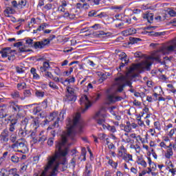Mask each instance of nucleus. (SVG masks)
Segmentation results:
<instances>
[{"label": "nucleus", "instance_id": "f3484780", "mask_svg": "<svg viewBox=\"0 0 176 176\" xmlns=\"http://www.w3.org/2000/svg\"><path fill=\"white\" fill-rule=\"evenodd\" d=\"M126 153H127V149L125 148V146L124 145H121L118 148L117 157L122 158Z\"/></svg>", "mask_w": 176, "mask_h": 176}, {"label": "nucleus", "instance_id": "a211bd4d", "mask_svg": "<svg viewBox=\"0 0 176 176\" xmlns=\"http://www.w3.org/2000/svg\"><path fill=\"white\" fill-rule=\"evenodd\" d=\"M31 118L33 120L30 124V126L33 127L34 131H37L38 128H39V118L31 116Z\"/></svg>", "mask_w": 176, "mask_h": 176}, {"label": "nucleus", "instance_id": "09e8293b", "mask_svg": "<svg viewBox=\"0 0 176 176\" xmlns=\"http://www.w3.org/2000/svg\"><path fill=\"white\" fill-rule=\"evenodd\" d=\"M42 107H40L39 105L34 108L33 113L34 115H36L39 113H41L43 111Z\"/></svg>", "mask_w": 176, "mask_h": 176}, {"label": "nucleus", "instance_id": "6ab92c4d", "mask_svg": "<svg viewBox=\"0 0 176 176\" xmlns=\"http://www.w3.org/2000/svg\"><path fill=\"white\" fill-rule=\"evenodd\" d=\"M50 69H51V67L49 60L44 61L43 65L40 67V72L44 73L48 72Z\"/></svg>", "mask_w": 176, "mask_h": 176}, {"label": "nucleus", "instance_id": "e2e57ef3", "mask_svg": "<svg viewBox=\"0 0 176 176\" xmlns=\"http://www.w3.org/2000/svg\"><path fill=\"white\" fill-rule=\"evenodd\" d=\"M115 98L116 97L113 95L107 96V100H109V102H116Z\"/></svg>", "mask_w": 176, "mask_h": 176}, {"label": "nucleus", "instance_id": "bb28decb", "mask_svg": "<svg viewBox=\"0 0 176 176\" xmlns=\"http://www.w3.org/2000/svg\"><path fill=\"white\" fill-rule=\"evenodd\" d=\"M10 96L14 100H17L20 98L21 100H23L25 99L24 98H21L20 92L17 90L12 91Z\"/></svg>", "mask_w": 176, "mask_h": 176}, {"label": "nucleus", "instance_id": "b1692460", "mask_svg": "<svg viewBox=\"0 0 176 176\" xmlns=\"http://www.w3.org/2000/svg\"><path fill=\"white\" fill-rule=\"evenodd\" d=\"M47 163L46 166L49 168H51L54 164V163L56 162V159L54 157V155L49 156L47 158Z\"/></svg>", "mask_w": 176, "mask_h": 176}, {"label": "nucleus", "instance_id": "f704fd0d", "mask_svg": "<svg viewBox=\"0 0 176 176\" xmlns=\"http://www.w3.org/2000/svg\"><path fill=\"white\" fill-rule=\"evenodd\" d=\"M76 82V78L75 76H72L70 78H65L63 81H60V83L62 85H64L65 82H68L69 84L70 83H74Z\"/></svg>", "mask_w": 176, "mask_h": 176}, {"label": "nucleus", "instance_id": "412c9836", "mask_svg": "<svg viewBox=\"0 0 176 176\" xmlns=\"http://www.w3.org/2000/svg\"><path fill=\"white\" fill-rule=\"evenodd\" d=\"M136 163L138 164V165H140L143 168H146L147 167V163L144 160V159L143 158V156H138Z\"/></svg>", "mask_w": 176, "mask_h": 176}, {"label": "nucleus", "instance_id": "9b49d317", "mask_svg": "<svg viewBox=\"0 0 176 176\" xmlns=\"http://www.w3.org/2000/svg\"><path fill=\"white\" fill-rule=\"evenodd\" d=\"M27 3V0H19L18 3L15 0L12 1L13 7L15 8H18V10H22L23 8H24L26 6Z\"/></svg>", "mask_w": 176, "mask_h": 176}, {"label": "nucleus", "instance_id": "9d476101", "mask_svg": "<svg viewBox=\"0 0 176 176\" xmlns=\"http://www.w3.org/2000/svg\"><path fill=\"white\" fill-rule=\"evenodd\" d=\"M116 21H122L124 24L127 23L129 25L131 24V18L126 14H117L115 15Z\"/></svg>", "mask_w": 176, "mask_h": 176}, {"label": "nucleus", "instance_id": "4468645a", "mask_svg": "<svg viewBox=\"0 0 176 176\" xmlns=\"http://www.w3.org/2000/svg\"><path fill=\"white\" fill-rule=\"evenodd\" d=\"M69 5V1H67L66 0H62L60 2H59V6L58 7V12H66L67 7Z\"/></svg>", "mask_w": 176, "mask_h": 176}, {"label": "nucleus", "instance_id": "6e6552de", "mask_svg": "<svg viewBox=\"0 0 176 176\" xmlns=\"http://www.w3.org/2000/svg\"><path fill=\"white\" fill-rule=\"evenodd\" d=\"M12 148H18V149H21L18 150V152L23 154H25L29 151L28 147L25 142H16L12 145Z\"/></svg>", "mask_w": 176, "mask_h": 176}, {"label": "nucleus", "instance_id": "7ed1b4c3", "mask_svg": "<svg viewBox=\"0 0 176 176\" xmlns=\"http://www.w3.org/2000/svg\"><path fill=\"white\" fill-rule=\"evenodd\" d=\"M65 115H66V111L64 109H62L60 113H59V117H58V111H57L51 112L50 113L49 119L50 121H54L56 118H57V120L53 124L54 127H59V123H61L64 120Z\"/></svg>", "mask_w": 176, "mask_h": 176}, {"label": "nucleus", "instance_id": "864d4df0", "mask_svg": "<svg viewBox=\"0 0 176 176\" xmlns=\"http://www.w3.org/2000/svg\"><path fill=\"white\" fill-rule=\"evenodd\" d=\"M154 127L156 130L161 131V124L160 121L154 122Z\"/></svg>", "mask_w": 176, "mask_h": 176}, {"label": "nucleus", "instance_id": "bf43d9fd", "mask_svg": "<svg viewBox=\"0 0 176 176\" xmlns=\"http://www.w3.org/2000/svg\"><path fill=\"white\" fill-rule=\"evenodd\" d=\"M98 12L96 10H91L89 12V17H97L98 14H97Z\"/></svg>", "mask_w": 176, "mask_h": 176}, {"label": "nucleus", "instance_id": "20e7f679", "mask_svg": "<svg viewBox=\"0 0 176 176\" xmlns=\"http://www.w3.org/2000/svg\"><path fill=\"white\" fill-rule=\"evenodd\" d=\"M8 110L13 114H16V116H21L20 113L23 112L25 109V106L19 105L18 101L11 100L9 102L8 107Z\"/></svg>", "mask_w": 176, "mask_h": 176}, {"label": "nucleus", "instance_id": "c756f323", "mask_svg": "<svg viewBox=\"0 0 176 176\" xmlns=\"http://www.w3.org/2000/svg\"><path fill=\"white\" fill-rule=\"evenodd\" d=\"M122 159L126 163H129L130 162H133V155L130 153H127V152Z\"/></svg>", "mask_w": 176, "mask_h": 176}, {"label": "nucleus", "instance_id": "4c0bfd02", "mask_svg": "<svg viewBox=\"0 0 176 176\" xmlns=\"http://www.w3.org/2000/svg\"><path fill=\"white\" fill-rule=\"evenodd\" d=\"M140 41H142V39H140L139 38L131 37V38H129V42L128 43V44L133 45V44L138 43Z\"/></svg>", "mask_w": 176, "mask_h": 176}, {"label": "nucleus", "instance_id": "de8ad7c7", "mask_svg": "<svg viewBox=\"0 0 176 176\" xmlns=\"http://www.w3.org/2000/svg\"><path fill=\"white\" fill-rule=\"evenodd\" d=\"M66 91L67 92V94H66L76 95L75 94V89L72 87H66Z\"/></svg>", "mask_w": 176, "mask_h": 176}, {"label": "nucleus", "instance_id": "4d7b16f0", "mask_svg": "<svg viewBox=\"0 0 176 176\" xmlns=\"http://www.w3.org/2000/svg\"><path fill=\"white\" fill-rule=\"evenodd\" d=\"M167 87L169 88V91L175 94L176 93V89L175 87H174V85H173L172 84H168L167 85Z\"/></svg>", "mask_w": 176, "mask_h": 176}, {"label": "nucleus", "instance_id": "0e129e2a", "mask_svg": "<svg viewBox=\"0 0 176 176\" xmlns=\"http://www.w3.org/2000/svg\"><path fill=\"white\" fill-rule=\"evenodd\" d=\"M106 137H107V135L104 133L98 134V139H100V140H103V141H104V140H106L107 139Z\"/></svg>", "mask_w": 176, "mask_h": 176}, {"label": "nucleus", "instance_id": "69168bd1", "mask_svg": "<svg viewBox=\"0 0 176 176\" xmlns=\"http://www.w3.org/2000/svg\"><path fill=\"white\" fill-rule=\"evenodd\" d=\"M166 50H167L168 52H174L175 51V47H174V45H170L166 47Z\"/></svg>", "mask_w": 176, "mask_h": 176}, {"label": "nucleus", "instance_id": "e433bc0d", "mask_svg": "<svg viewBox=\"0 0 176 176\" xmlns=\"http://www.w3.org/2000/svg\"><path fill=\"white\" fill-rule=\"evenodd\" d=\"M8 173H9V175L12 176H20L18 173V170L16 168H12L9 169Z\"/></svg>", "mask_w": 176, "mask_h": 176}, {"label": "nucleus", "instance_id": "37998d69", "mask_svg": "<svg viewBox=\"0 0 176 176\" xmlns=\"http://www.w3.org/2000/svg\"><path fill=\"white\" fill-rule=\"evenodd\" d=\"M25 44L30 47H34L35 49V43H34V40L31 39V38H28L25 41Z\"/></svg>", "mask_w": 176, "mask_h": 176}, {"label": "nucleus", "instance_id": "c9c22d12", "mask_svg": "<svg viewBox=\"0 0 176 176\" xmlns=\"http://www.w3.org/2000/svg\"><path fill=\"white\" fill-rule=\"evenodd\" d=\"M174 155V152H173V148H168L164 154L166 159H171L172 156Z\"/></svg>", "mask_w": 176, "mask_h": 176}, {"label": "nucleus", "instance_id": "8fccbe9b", "mask_svg": "<svg viewBox=\"0 0 176 176\" xmlns=\"http://www.w3.org/2000/svg\"><path fill=\"white\" fill-rule=\"evenodd\" d=\"M147 160L150 167L153 166V168L155 169L157 168V164L155 162H152V160L150 157H148Z\"/></svg>", "mask_w": 176, "mask_h": 176}, {"label": "nucleus", "instance_id": "1a4fd4ad", "mask_svg": "<svg viewBox=\"0 0 176 176\" xmlns=\"http://www.w3.org/2000/svg\"><path fill=\"white\" fill-rule=\"evenodd\" d=\"M56 148L58 150V151H56L55 154L53 155L56 159V160H59L60 157H65L67 156L68 151H69L67 147H65L63 151L62 150L63 148H61L60 149L59 148Z\"/></svg>", "mask_w": 176, "mask_h": 176}, {"label": "nucleus", "instance_id": "4be33fe9", "mask_svg": "<svg viewBox=\"0 0 176 176\" xmlns=\"http://www.w3.org/2000/svg\"><path fill=\"white\" fill-rule=\"evenodd\" d=\"M14 13H15V10L12 7H6V10H4V15L7 18H10V15L14 14Z\"/></svg>", "mask_w": 176, "mask_h": 176}, {"label": "nucleus", "instance_id": "7c9ffc66", "mask_svg": "<svg viewBox=\"0 0 176 176\" xmlns=\"http://www.w3.org/2000/svg\"><path fill=\"white\" fill-rule=\"evenodd\" d=\"M30 120H31V119L30 118H24L21 120V127H22V129H27V126H28Z\"/></svg>", "mask_w": 176, "mask_h": 176}, {"label": "nucleus", "instance_id": "79ce46f5", "mask_svg": "<svg viewBox=\"0 0 176 176\" xmlns=\"http://www.w3.org/2000/svg\"><path fill=\"white\" fill-rule=\"evenodd\" d=\"M106 144L109 149H116V146L112 142H109V138H106Z\"/></svg>", "mask_w": 176, "mask_h": 176}, {"label": "nucleus", "instance_id": "5fc2aeb1", "mask_svg": "<svg viewBox=\"0 0 176 176\" xmlns=\"http://www.w3.org/2000/svg\"><path fill=\"white\" fill-rule=\"evenodd\" d=\"M16 87H18L19 90L24 89L26 88V83L22 82V83H18L16 85Z\"/></svg>", "mask_w": 176, "mask_h": 176}, {"label": "nucleus", "instance_id": "72a5a7b5", "mask_svg": "<svg viewBox=\"0 0 176 176\" xmlns=\"http://www.w3.org/2000/svg\"><path fill=\"white\" fill-rule=\"evenodd\" d=\"M107 164H109V166H111V167L114 169V170H117L118 166V162H114L113 160L107 161Z\"/></svg>", "mask_w": 176, "mask_h": 176}, {"label": "nucleus", "instance_id": "dca6fc26", "mask_svg": "<svg viewBox=\"0 0 176 176\" xmlns=\"http://www.w3.org/2000/svg\"><path fill=\"white\" fill-rule=\"evenodd\" d=\"M142 18L144 19V21H147V23L152 24L153 23L154 14L149 12L143 14Z\"/></svg>", "mask_w": 176, "mask_h": 176}, {"label": "nucleus", "instance_id": "393cba45", "mask_svg": "<svg viewBox=\"0 0 176 176\" xmlns=\"http://www.w3.org/2000/svg\"><path fill=\"white\" fill-rule=\"evenodd\" d=\"M92 166L91 164H87L85 166V170L83 173L84 176H91Z\"/></svg>", "mask_w": 176, "mask_h": 176}, {"label": "nucleus", "instance_id": "39448f33", "mask_svg": "<svg viewBox=\"0 0 176 176\" xmlns=\"http://www.w3.org/2000/svg\"><path fill=\"white\" fill-rule=\"evenodd\" d=\"M74 131H72V133L70 135H67V132L65 135H62L61 138L62 140L60 142H57L56 143V148H58L60 149V148H63L65 147V144L67 142V138H70L72 140H76V133L73 132Z\"/></svg>", "mask_w": 176, "mask_h": 176}, {"label": "nucleus", "instance_id": "a878e982", "mask_svg": "<svg viewBox=\"0 0 176 176\" xmlns=\"http://www.w3.org/2000/svg\"><path fill=\"white\" fill-rule=\"evenodd\" d=\"M9 154L8 151H6L3 153V155L0 157V168H2L5 164L6 159L8 155Z\"/></svg>", "mask_w": 176, "mask_h": 176}, {"label": "nucleus", "instance_id": "a18cd8bd", "mask_svg": "<svg viewBox=\"0 0 176 176\" xmlns=\"http://www.w3.org/2000/svg\"><path fill=\"white\" fill-rule=\"evenodd\" d=\"M9 140L12 142V143H14L15 144L17 140V135H15V134H12L11 135H9Z\"/></svg>", "mask_w": 176, "mask_h": 176}, {"label": "nucleus", "instance_id": "a19ab883", "mask_svg": "<svg viewBox=\"0 0 176 176\" xmlns=\"http://www.w3.org/2000/svg\"><path fill=\"white\" fill-rule=\"evenodd\" d=\"M146 33H148L150 36H155V37L161 36L162 35V33L161 32H155V31L148 32L147 31Z\"/></svg>", "mask_w": 176, "mask_h": 176}, {"label": "nucleus", "instance_id": "ea45409f", "mask_svg": "<svg viewBox=\"0 0 176 176\" xmlns=\"http://www.w3.org/2000/svg\"><path fill=\"white\" fill-rule=\"evenodd\" d=\"M127 78L126 76L122 75L114 78L115 82H126Z\"/></svg>", "mask_w": 176, "mask_h": 176}, {"label": "nucleus", "instance_id": "473e14b6", "mask_svg": "<svg viewBox=\"0 0 176 176\" xmlns=\"http://www.w3.org/2000/svg\"><path fill=\"white\" fill-rule=\"evenodd\" d=\"M96 121L99 126H102L104 129H106L107 125H105V122H106L105 118H98V119H96Z\"/></svg>", "mask_w": 176, "mask_h": 176}, {"label": "nucleus", "instance_id": "49530a36", "mask_svg": "<svg viewBox=\"0 0 176 176\" xmlns=\"http://www.w3.org/2000/svg\"><path fill=\"white\" fill-rule=\"evenodd\" d=\"M39 107L42 108L43 110H45L47 108V100L45 99L41 103L39 104Z\"/></svg>", "mask_w": 176, "mask_h": 176}, {"label": "nucleus", "instance_id": "cd10ccee", "mask_svg": "<svg viewBox=\"0 0 176 176\" xmlns=\"http://www.w3.org/2000/svg\"><path fill=\"white\" fill-rule=\"evenodd\" d=\"M140 67H141L140 63L133 64L131 67H129V69L128 70V74H131L134 71L138 70V69H140Z\"/></svg>", "mask_w": 176, "mask_h": 176}, {"label": "nucleus", "instance_id": "ddd939ff", "mask_svg": "<svg viewBox=\"0 0 176 176\" xmlns=\"http://www.w3.org/2000/svg\"><path fill=\"white\" fill-rule=\"evenodd\" d=\"M16 52L15 50H12L11 47H4L0 50L2 58H7V57L12 53Z\"/></svg>", "mask_w": 176, "mask_h": 176}, {"label": "nucleus", "instance_id": "2eb2a0df", "mask_svg": "<svg viewBox=\"0 0 176 176\" xmlns=\"http://www.w3.org/2000/svg\"><path fill=\"white\" fill-rule=\"evenodd\" d=\"M77 100V96L76 94H65L63 101L64 102H67L68 104L69 102H75Z\"/></svg>", "mask_w": 176, "mask_h": 176}, {"label": "nucleus", "instance_id": "2f4dec72", "mask_svg": "<svg viewBox=\"0 0 176 176\" xmlns=\"http://www.w3.org/2000/svg\"><path fill=\"white\" fill-rule=\"evenodd\" d=\"M155 89H157L159 92V94H157V93H154L153 94V96H154L156 98H157V96H162V94H164V91H163V89L162 87L159 86V87H155L154 88Z\"/></svg>", "mask_w": 176, "mask_h": 176}, {"label": "nucleus", "instance_id": "f8f14e48", "mask_svg": "<svg viewBox=\"0 0 176 176\" xmlns=\"http://www.w3.org/2000/svg\"><path fill=\"white\" fill-rule=\"evenodd\" d=\"M122 127L124 128V131L126 133L131 132L132 129H135L138 127V125L135 122H130V121L126 122V125H122Z\"/></svg>", "mask_w": 176, "mask_h": 176}, {"label": "nucleus", "instance_id": "f257e3e1", "mask_svg": "<svg viewBox=\"0 0 176 176\" xmlns=\"http://www.w3.org/2000/svg\"><path fill=\"white\" fill-rule=\"evenodd\" d=\"M18 119L14 118H9L8 124H9V131L6 128L0 134V144L6 146L9 142V136L10 132L13 133L16 130V127L17 126ZM10 131V132H9Z\"/></svg>", "mask_w": 176, "mask_h": 176}, {"label": "nucleus", "instance_id": "6e6d98bb", "mask_svg": "<svg viewBox=\"0 0 176 176\" xmlns=\"http://www.w3.org/2000/svg\"><path fill=\"white\" fill-rule=\"evenodd\" d=\"M11 161L14 163V164H17L19 162V157L16 155H12L11 157Z\"/></svg>", "mask_w": 176, "mask_h": 176}, {"label": "nucleus", "instance_id": "58836bf2", "mask_svg": "<svg viewBox=\"0 0 176 176\" xmlns=\"http://www.w3.org/2000/svg\"><path fill=\"white\" fill-rule=\"evenodd\" d=\"M106 129H107V131L112 133H115L117 132L116 126H113V125H109V124H107V125H106Z\"/></svg>", "mask_w": 176, "mask_h": 176}, {"label": "nucleus", "instance_id": "423d86ee", "mask_svg": "<svg viewBox=\"0 0 176 176\" xmlns=\"http://www.w3.org/2000/svg\"><path fill=\"white\" fill-rule=\"evenodd\" d=\"M54 38H56L55 34H50V37L47 39H43L41 41L34 42V49L35 50H38V49L42 50V49L45 48Z\"/></svg>", "mask_w": 176, "mask_h": 176}, {"label": "nucleus", "instance_id": "5701e85b", "mask_svg": "<svg viewBox=\"0 0 176 176\" xmlns=\"http://www.w3.org/2000/svg\"><path fill=\"white\" fill-rule=\"evenodd\" d=\"M30 74L33 76V80H39L41 79V76L38 74L37 69L35 67L30 69Z\"/></svg>", "mask_w": 176, "mask_h": 176}, {"label": "nucleus", "instance_id": "0eeeda50", "mask_svg": "<svg viewBox=\"0 0 176 176\" xmlns=\"http://www.w3.org/2000/svg\"><path fill=\"white\" fill-rule=\"evenodd\" d=\"M80 104L82 107H83V105L85 107V109L82 110V113H85L92 105L90 99L87 95H84L80 98Z\"/></svg>", "mask_w": 176, "mask_h": 176}, {"label": "nucleus", "instance_id": "13d9d810", "mask_svg": "<svg viewBox=\"0 0 176 176\" xmlns=\"http://www.w3.org/2000/svg\"><path fill=\"white\" fill-rule=\"evenodd\" d=\"M49 86L52 89H59V87L54 82H52V81H50Z\"/></svg>", "mask_w": 176, "mask_h": 176}, {"label": "nucleus", "instance_id": "680f3d73", "mask_svg": "<svg viewBox=\"0 0 176 176\" xmlns=\"http://www.w3.org/2000/svg\"><path fill=\"white\" fill-rule=\"evenodd\" d=\"M126 87V84H123L118 87L117 92L122 93L124 91V87Z\"/></svg>", "mask_w": 176, "mask_h": 176}, {"label": "nucleus", "instance_id": "c85d7f7f", "mask_svg": "<svg viewBox=\"0 0 176 176\" xmlns=\"http://www.w3.org/2000/svg\"><path fill=\"white\" fill-rule=\"evenodd\" d=\"M28 132V131L27 130V128L24 129L22 126H21L20 129L19 130L18 135L21 138H25L27 136Z\"/></svg>", "mask_w": 176, "mask_h": 176}, {"label": "nucleus", "instance_id": "aec40b11", "mask_svg": "<svg viewBox=\"0 0 176 176\" xmlns=\"http://www.w3.org/2000/svg\"><path fill=\"white\" fill-rule=\"evenodd\" d=\"M136 34V30L134 28H130L122 31V34L124 36H128Z\"/></svg>", "mask_w": 176, "mask_h": 176}, {"label": "nucleus", "instance_id": "c03bdc74", "mask_svg": "<svg viewBox=\"0 0 176 176\" xmlns=\"http://www.w3.org/2000/svg\"><path fill=\"white\" fill-rule=\"evenodd\" d=\"M98 75L100 76H101V77L100 78V79H99V81H100V82L104 81V80L107 79V75L104 74V73L101 72H98Z\"/></svg>", "mask_w": 176, "mask_h": 176}, {"label": "nucleus", "instance_id": "f03ea898", "mask_svg": "<svg viewBox=\"0 0 176 176\" xmlns=\"http://www.w3.org/2000/svg\"><path fill=\"white\" fill-rule=\"evenodd\" d=\"M80 118H81V113H76L74 119H72L71 118H67L66 127H67V135L68 136L72 135V131H74V129L76 126V125L79 122Z\"/></svg>", "mask_w": 176, "mask_h": 176}, {"label": "nucleus", "instance_id": "774afa93", "mask_svg": "<svg viewBox=\"0 0 176 176\" xmlns=\"http://www.w3.org/2000/svg\"><path fill=\"white\" fill-rule=\"evenodd\" d=\"M47 139L46 135H42L41 137L39 138L38 139V142H44Z\"/></svg>", "mask_w": 176, "mask_h": 176}, {"label": "nucleus", "instance_id": "338daca9", "mask_svg": "<svg viewBox=\"0 0 176 176\" xmlns=\"http://www.w3.org/2000/svg\"><path fill=\"white\" fill-rule=\"evenodd\" d=\"M49 169H50V168L45 166V167L44 168V170H43L41 173V176H46L47 172L48 171Z\"/></svg>", "mask_w": 176, "mask_h": 176}, {"label": "nucleus", "instance_id": "603ef678", "mask_svg": "<svg viewBox=\"0 0 176 176\" xmlns=\"http://www.w3.org/2000/svg\"><path fill=\"white\" fill-rule=\"evenodd\" d=\"M144 65L145 66V69H146L147 71H150L151 70V67L152 66V63L151 62H148V61H145L144 63Z\"/></svg>", "mask_w": 176, "mask_h": 176}, {"label": "nucleus", "instance_id": "052dcab7", "mask_svg": "<svg viewBox=\"0 0 176 176\" xmlns=\"http://www.w3.org/2000/svg\"><path fill=\"white\" fill-rule=\"evenodd\" d=\"M175 132H176V128H173L170 131L169 133H168V135L172 138L173 136H174V134H175Z\"/></svg>", "mask_w": 176, "mask_h": 176}, {"label": "nucleus", "instance_id": "3c124183", "mask_svg": "<svg viewBox=\"0 0 176 176\" xmlns=\"http://www.w3.org/2000/svg\"><path fill=\"white\" fill-rule=\"evenodd\" d=\"M131 148L135 149V151H136L137 153H140L141 148L138 144H136L135 145H131Z\"/></svg>", "mask_w": 176, "mask_h": 176}]
</instances>
